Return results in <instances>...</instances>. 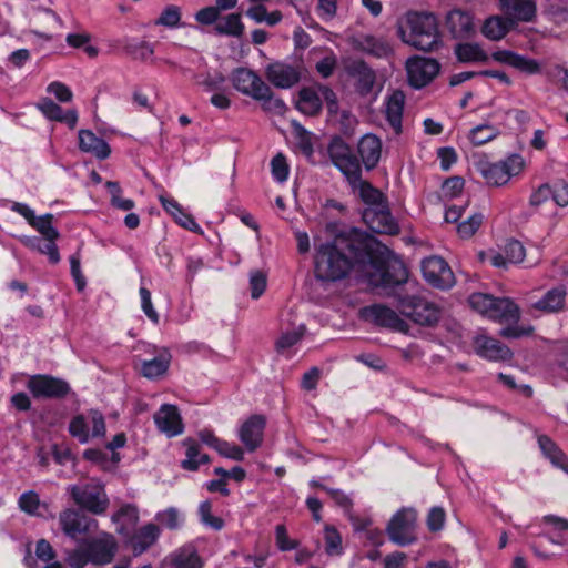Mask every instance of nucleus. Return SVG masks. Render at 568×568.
Segmentation results:
<instances>
[{"mask_svg": "<svg viewBox=\"0 0 568 568\" xmlns=\"http://www.w3.org/2000/svg\"><path fill=\"white\" fill-rule=\"evenodd\" d=\"M171 359V353L162 348L153 358L141 362V373L149 379L158 378L166 373Z\"/></svg>", "mask_w": 568, "mask_h": 568, "instance_id": "nucleus-36", "label": "nucleus"}, {"mask_svg": "<svg viewBox=\"0 0 568 568\" xmlns=\"http://www.w3.org/2000/svg\"><path fill=\"white\" fill-rule=\"evenodd\" d=\"M318 93L322 98V102L325 101L327 111L331 115H335L338 112V98L334 90L325 84H318Z\"/></svg>", "mask_w": 568, "mask_h": 568, "instance_id": "nucleus-60", "label": "nucleus"}, {"mask_svg": "<svg viewBox=\"0 0 568 568\" xmlns=\"http://www.w3.org/2000/svg\"><path fill=\"white\" fill-rule=\"evenodd\" d=\"M422 274L424 280L433 287L449 290L456 280L448 263L438 255H430L422 261Z\"/></svg>", "mask_w": 568, "mask_h": 568, "instance_id": "nucleus-14", "label": "nucleus"}, {"mask_svg": "<svg viewBox=\"0 0 568 568\" xmlns=\"http://www.w3.org/2000/svg\"><path fill=\"white\" fill-rule=\"evenodd\" d=\"M514 24L515 22L510 18L494 16L485 20L481 32L487 39L496 41L503 39Z\"/></svg>", "mask_w": 568, "mask_h": 568, "instance_id": "nucleus-40", "label": "nucleus"}, {"mask_svg": "<svg viewBox=\"0 0 568 568\" xmlns=\"http://www.w3.org/2000/svg\"><path fill=\"white\" fill-rule=\"evenodd\" d=\"M445 28L453 39H469L475 34L471 13L462 9H452L446 13Z\"/></svg>", "mask_w": 568, "mask_h": 568, "instance_id": "nucleus-23", "label": "nucleus"}, {"mask_svg": "<svg viewBox=\"0 0 568 568\" xmlns=\"http://www.w3.org/2000/svg\"><path fill=\"white\" fill-rule=\"evenodd\" d=\"M181 20V11L176 6H168L156 20L158 26H164L169 28H175L179 26Z\"/></svg>", "mask_w": 568, "mask_h": 568, "instance_id": "nucleus-59", "label": "nucleus"}, {"mask_svg": "<svg viewBox=\"0 0 568 568\" xmlns=\"http://www.w3.org/2000/svg\"><path fill=\"white\" fill-rule=\"evenodd\" d=\"M484 216L481 213H474L473 215H470L467 220L458 224V235L462 239H468L473 236L481 225Z\"/></svg>", "mask_w": 568, "mask_h": 568, "instance_id": "nucleus-55", "label": "nucleus"}, {"mask_svg": "<svg viewBox=\"0 0 568 568\" xmlns=\"http://www.w3.org/2000/svg\"><path fill=\"white\" fill-rule=\"evenodd\" d=\"M19 507L22 511L32 515V516H40L41 511L40 509L43 507V505L40 501L39 495L33 491H27L23 493L19 498Z\"/></svg>", "mask_w": 568, "mask_h": 568, "instance_id": "nucleus-51", "label": "nucleus"}, {"mask_svg": "<svg viewBox=\"0 0 568 568\" xmlns=\"http://www.w3.org/2000/svg\"><path fill=\"white\" fill-rule=\"evenodd\" d=\"M140 297H141V308L143 313L146 315V317L152 321L153 323H159V314L153 307L152 300H151V292L144 287H140Z\"/></svg>", "mask_w": 568, "mask_h": 568, "instance_id": "nucleus-62", "label": "nucleus"}, {"mask_svg": "<svg viewBox=\"0 0 568 568\" xmlns=\"http://www.w3.org/2000/svg\"><path fill=\"white\" fill-rule=\"evenodd\" d=\"M200 521L213 529L221 530L224 527V520L221 517L214 516L212 513V504L210 500H204L199 506Z\"/></svg>", "mask_w": 568, "mask_h": 568, "instance_id": "nucleus-50", "label": "nucleus"}, {"mask_svg": "<svg viewBox=\"0 0 568 568\" xmlns=\"http://www.w3.org/2000/svg\"><path fill=\"white\" fill-rule=\"evenodd\" d=\"M68 491L75 505L93 515L104 514L109 507L110 501L104 485L98 479L71 485Z\"/></svg>", "mask_w": 568, "mask_h": 568, "instance_id": "nucleus-6", "label": "nucleus"}, {"mask_svg": "<svg viewBox=\"0 0 568 568\" xmlns=\"http://www.w3.org/2000/svg\"><path fill=\"white\" fill-rule=\"evenodd\" d=\"M567 290L565 286H556L548 290L539 300L528 305V312L532 315L552 314L564 310Z\"/></svg>", "mask_w": 568, "mask_h": 568, "instance_id": "nucleus-24", "label": "nucleus"}, {"mask_svg": "<svg viewBox=\"0 0 568 568\" xmlns=\"http://www.w3.org/2000/svg\"><path fill=\"white\" fill-rule=\"evenodd\" d=\"M293 130L302 154L311 158L314 154L313 133L297 122H293Z\"/></svg>", "mask_w": 568, "mask_h": 568, "instance_id": "nucleus-47", "label": "nucleus"}, {"mask_svg": "<svg viewBox=\"0 0 568 568\" xmlns=\"http://www.w3.org/2000/svg\"><path fill=\"white\" fill-rule=\"evenodd\" d=\"M415 526L416 513L413 509H402L388 523L387 534L393 542L406 546L416 540Z\"/></svg>", "mask_w": 568, "mask_h": 568, "instance_id": "nucleus-16", "label": "nucleus"}, {"mask_svg": "<svg viewBox=\"0 0 568 568\" xmlns=\"http://www.w3.org/2000/svg\"><path fill=\"white\" fill-rule=\"evenodd\" d=\"M37 108L50 121H55L67 124L70 129H74L78 123L77 110L63 111V109L50 98H42Z\"/></svg>", "mask_w": 568, "mask_h": 568, "instance_id": "nucleus-31", "label": "nucleus"}, {"mask_svg": "<svg viewBox=\"0 0 568 568\" xmlns=\"http://www.w3.org/2000/svg\"><path fill=\"white\" fill-rule=\"evenodd\" d=\"M405 99L402 90H395L385 102V118L396 134H400L403 131Z\"/></svg>", "mask_w": 568, "mask_h": 568, "instance_id": "nucleus-32", "label": "nucleus"}, {"mask_svg": "<svg viewBox=\"0 0 568 568\" xmlns=\"http://www.w3.org/2000/svg\"><path fill=\"white\" fill-rule=\"evenodd\" d=\"M357 48L375 58H386L392 52L390 45L385 40L371 34L362 37Z\"/></svg>", "mask_w": 568, "mask_h": 568, "instance_id": "nucleus-43", "label": "nucleus"}, {"mask_svg": "<svg viewBox=\"0 0 568 568\" xmlns=\"http://www.w3.org/2000/svg\"><path fill=\"white\" fill-rule=\"evenodd\" d=\"M225 81L226 77L221 71H215L214 73L205 72L196 75V83L207 92L221 91Z\"/></svg>", "mask_w": 568, "mask_h": 568, "instance_id": "nucleus-49", "label": "nucleus"}, {"mask_svg": "<svg viewBox=\"0 0 568 568\" xmlns=\"http://www.w3.org/2000/svg\"><path fill=\"white\" fill-rule=\"evenodd\" d=\"M406 70L409 85L414 89H422L436 78L440 64L434 58L414 57L407 60Z\"/></svg>", "mask_w": 568, "mask_h": 568, "instance_id": "nucleus-17", "label": "nucleus"}, {"mask_svg": "<svg viewBox=\"0 0 568 568\" xmlns=\"http://www.w3.org/2000/svg\"><path fill=\"white\" fill-rule=\"evenodd\" d=\"M303 70V60L295 63H290L285 60H277L266 65L264 75L275 88L291 89L300 83Z\"/></svg>", "mask_w": 568, "mask_h": 568, "instance_id": "nucleus-12", "label": "nucleus"}, {"mask_svg": "<svg viewBox=\"0 0 568 568\" xmlns=\"http://www.w3.org/2000/svg\"><path fill=\"white\" fill-rule=\"evenodd\" d=\"M230 80L236 91L254 100L270 99L271 97V87L251 69L244 67L235 68L231 72Z\"/></svg>", "mask_w": 568, "mask_h": 568, "instance_id": "nucleus-11", "label": "nucleus"}, {"mask_svg": "<svg viewBox=\"0 0 568 568\" xmlns=\"http://www.w3.org/2000/svg\"><path fill=\"white\" fill-rule=\"evenodd\" d=\"M170 565L172 568H201L202 562L195 549L186 546L171 556Z\"/></svg>", "mask_w": 568, "mask_h": 568, "instance_id": "nucleus-44", "label": "nucleus"}, {"mask_svg": "<svg viewBox=\"0 0 568 568\" xmlns=\"http://www.w3.org/2000/svg\"><path fill=\"white\" fill-rule=\"evenodd\" d=\"M500 2L505 12L518 21L530 22L536 17L535 0H500Z\"/></svg>", "mask_w": 568, "mask_h": 568, "instance_id": "nucleus-34", "label": "nucleus"}, {"mask_svg": "<svg viewBox=\"0 0 568 568\" xmlns=\"http://www.w3.org/2000/svg\"><path fill=\"white\" fill-rule=\"evenodd\" d=\"M497 134L498 130L493 125L480 124L471 129L469 139L474 145H483L495 139Z\"/></svg>", "mask_w": 568, "mask_h": 568, "instance_id": "nucleus-52", "label": "nucleus"}, {"mask_svg": "<svg viewBox=\"0 0 568 568\" xmlns=\"http://www.w3.org/2000/svg\"><path fill=\"white\" fill-rule=\"evenodd\" d=\"M185 448V458L181 462V467L189 471H195L200 465L207 464L210 458L206 454L201 453L200 444L193 438H185L182 442Z\"/></svg>", "mask_w": 568, "mask_h": 568, "instance_id": "nucleus-38", "label": "nucleus"}, {"mask_svg": "<svg viewBox=\"0 0 568 568\" xmlns=\"http://www.w3.org/2000/svg\"><path fill=\"white\" fill-rule=\"evenodd\" d=\"M116 550L115 538L109 532H101L84 540L78 548L67 551L65 561L71 568H83L88 564L106 565L113 560Z\"/></svg>", "mask_w": 568, "mask_h": 568, "instance_id": "nucleus-3", "label": "nucleus"}, {"mask_svg": "<svg viewBox=\"0 0 568 568\" xmlns=\"http://www.w3.org/2000/svg\"><path fill=\"white\" fill-rule=\"evenodd\" d=\"M69 433L81 444H88L93 438H103L106 434L103 414L97 409H89L74 416L69 424Z\"/></svg>", "mask_w": 568, "mask_h": 568, "instance_id": "nucleus-10", "label": "nucleus"}, {"mask_svg": "<svg viewBox=\"0 0 568 568\" xmlns=\"http://www.w3.org/2000/svg\"><path fill=\"white\" fill-rule=\"evenodd\" d=\"M357 152L367 171L374 170L382 154V140L373 133L365 134L357 144Z\"/></svg>", "mask_w": 568, "mask_h": 568, "instance_id": "nucleus-29", "label": "nucleus"}, {"mask_svg": "<svg viewBox=\"0 0 568 568\" xmlns=\"http://www.w3.org/2000/svg\"><path fill=\"white\" fill-rule=\"evenodd\" d=\"M538 445L542 453V455L555 466L564 471L568 473V457L565 453L557 446L556 443L551 440L546 435L538 436Z\"/></svg>", "mask_w": 568, "mask_h": 568, "instance_id": "nucleus-37", "label": "nucleus"}, {"mask_svg": "<svg viewBox=\"0 0 568 568\" xmlns=\"http://www.w3.org/2000/svg\"><path fill=\"white\" fill-rule=\"evenodd\" d=\"M397 301L400 314L418 325L432 326L440 318V308L422 296H399Z\"/></svg>", "mask_w": 568, "mask_h": 568, "instance_id": "nucleus-9", "label": "nucleus"}, {"mask_svg": "<svg viewBox=\"0 0 568 568\" xmlns=\"http://www.w3.org/2000/svg\"><path fill=\"white\" fill-rule=\"evenodd\" d=\"M111 519L116 525V531L126 536L139 521V510L134 505L126 504L114 513Z\"/></svg>", "mask_w": 568, "mask_h": 568, "instance_id": "nucleus-39", "label": "nucleus"}, {"mask_svg": "<svg viewBox=\"0 0 568 568\" xmlns=\"http://www.w3.org/2000/svg\"><path fill=\"white\" fill-rule=\"evenodd\" d=\"M93 521L73 508H67L59 514V524L62 531L72 539L87 534L90 530V524Z\"/></svg>", "mask_w": 568, "mask_h": 568, "instance_id": "nucleus-28", "label": "nucleus"}, {"mask_svg": "<svg viewBox=\"0 0 568 568\" xmlns=\"http://www.w3.org/2000/svg\"><path fill=\"white\" fill-rule=\"evenodd\" d=\"M362 220L374 233L388 235H396L399 233V225L390 212L388 202L377 207L364 209L362 212Z\"/></svg>", "mask_w": 568, "mask_h": 568, "instance_id": "nucleus-18", "label": "nucleus"}, {"mask_svg": "<svg viewBox=\"0 0 568 568\" xmlns=\"http://www.w3.org/2000/svg\"><path fill=\"white\" fill-rule=\"evenodd\" d=\"M399 39L424 52H432L442 45V34L438 29V20L432 12L407 11L397 23Z\"/></svg>", "mask_w": 568, "mask_h": 568, "instance_id": "nucleus-2", "label": "nucleus"}, {"mask_svg": "<svg viewBox=\"0 0 568 568\" xmlns=\"http://www.w3.org/2000/svg\"><path fill=\"white\" fill-rule=\"evenodd\" d=\"M346 72L356 80V92L362 95H368L376 82L375 71L362 59L353 60L346 65Z\"/></svg>", "mask_w": 568, "mask_h": 568, "instance_id": "nucleus-27", "label": "nucleus"}, {"mask_svg": "<svg viewBox=\"0 0 568 568\" xmlns=\"http://www.w3.org/2000/svg\"><path fill=\"white\" fill-rule=\"evenodd\" d=\"M359 316L374 325L396 332L407 333L408 324L393 308L384 304H373L359 310Z\"/></svg>", "mask_w": 568, "mask_h": 568, "instance_id": "nucleus-15", "label": "nucleus"}, {"mask_svg": "<svg viewBox=\"0 0 568 568\" xmlns=\"http://www.w3.org/2000/svg\"><path fill=\"white\" fill-rule=\"evenodd\" d=\"M271 173L274 181L284 183L288 179L290 166L286 156L283 153H277L271 160Z\"/></svg>", "mask_w": 568, "mask_h": 568, "instance_id": "nucleus-53", "label": "nucleus"}, {"mask_svg": "<svg viewBox=\"0 0 568 568\" xmlns=\"http://www.w3.org/2000/svg\"><path fill=\"white\" fill-rule=\"evenodd\" d=\"M327 153L333 165L346 176L351 185H355L356 180L362 176V165L349 144L342 136L334 135L328 143Z\"/></svg>", "mask_w": 568, "mask_h": 568, "instance_id": "nucleus-7", "label": "nucleus"}, {"mask_svg": "<svg viewBox=\"0 0 568 568\" xmlns=\"http://www.w3.org/2000/svg\"><path fill=\"white\" fill-rule=\"evenodd\" d=\"M353 187L358 189V195L363 203L367 205V207H377L386 202H388L387 196L375 187L371 182L362 180H356L355 185Z\"/></svg>", "mask_w": 568, "mask_h": 568, "instance_id": "nucleus-41", "label": "nucleus"}, {"mask_svg": "<svg viewBox=\"0 0 568 568\" xmlns=\"http://www.w3.org/2000/svg\"><path fill=\"white\" fill-rule=\"evenodd\" d=\"M153 419L158 429L168 437H175L184 432L183 419L175 405L163 404Z\"/></svg>", "mask_w": 568, "mask_h": 568, "instance_id": "nucleus-25", "label": "nucleus"}, {"mask_svg": "<svg viewBox=\"0 0 568 568\" xmlns=\"http://www.w3.org/2000/svg\"><path fill=\"white\" fill-rule=\"evenodd\" d=\"M477 172L488 185L500 186L509 179L517 175L523 169L520 155L514 154L504 161L490 162L487 159H479L476 164Z\"/></svg>", "mask_w": 568, "mask_h": 568, "instance_id": "nucleus-8", "label": "nucleus"}, {"mask_svg": "<svg viewBox=\"0 0 568 568\" xmlns=\"http://www.w3.org/2000/svg\"><path fill=\"white\" fill-rule=\"evenodd\" d=\"M47 91L53 94L57 100L62 103L70 102L73 98L71 89L67 84L59 81L51 82L48 85Z\"/></svg>", "mask_w": 568, "mask_h": 568, "instance_id": "nucleus-64", "label": "nucleus"}, {"mask_svg": "<svg viewBox=\"0 0 568 568\" xmlns=\"http://www.w3.org/2000/svg\"><path fill=\"white\" fill-rule=\"evenodd\" d=\"M324 232L332 242L318 248H388L373 234L342 221L327 222Z\"/></svg>", "mask_w": 568, "mask_h": 568, "instance_id": "nucleus-4", "label": "nucleus"}, {"mask_svg": "<svg viewBox=\"0 0 568 568\" xmlns=\"http://www.w3.org/2000/svg\"><path fill=\"white\" fill-rule=\"evenodd\" d=\"M325 550L331 556H337L342 554V537L339 532L329 525L325 526L324 529Z\"/></svg>", "mask_w": 568, "mask_h": 568, "instance_id": "nucleus-54", "label": "nucleus"}, {"mask_svg": "<svg viewBox=\"0 0 568 568\" xmlns=\"http://www.w3.org/2000/svg\"><path fill=\"white\" fill-rule=\"evenodd\" d=\"M551 189V199L554 202L565 207L568 205V183L564 180H557L550 184Z\"/></svg>", "mask_w": 568, "mask_h": 568, "instance_id": "nucleus-61", "label": "nucleus"}, {"mask_svg": "<svg viewBox=\"0 0 568 568\" xmlns=\"http://www.w3.org/2000/svg\"><path fill=\"white\" fill-rule=\"evenodd\" d=\"M352 272L375 287L400 285L408 280V268L394 251H317L318 280L336 282Z\"/></svg>", "mask_w": 568, "mask_h": 568, "instance_id": "nucleus-1", "label": "nucleus"}, {"mask_svg": "<svg viewBox=\"0 0 568 568\" xmlns=\"http://www.w3.org/2000/svg\"><path fill=\"white\" fill-rule=\"evenodd\" d=\"M83 458L95 464L102 470H112L121 459L119 453H112L109 457L105 452L95 448L85 449Z\"/></svg>", "mask_w": 568, "mask_h": 568, "instance_id": "nucleus-45", "label": "nucleus"}, {"mask_svg": "<svg viewBox=\"0 0 568 568\" xmlns=\"http://www.w3.org/2000/svg\"><path fill=\"white\" fill-rule=\"evenodd\" d=\"M467 302L474 312L495 322L517 323L520 318L519 306L509 297L475 292L468 296Z\"/></svg>", "mask_w": 568, "mask_h": 568, "instance_id": "nucleus-5", "label": "nucleus"}, {"mask_svg": "<svg viewBox=\"0 0 568 568\" xmlns=\"http://www.w3.org/2000/svg\"><path fill=\"white\" fill-rule=\"evenodd\" d=\"M465 186V180L462 176L454 175L450 178H447L443 185H442V192L444 196L446 197H457L462 194Z\"/></svg>", "mask_w": 568, "mask_h": 568, "instance_id": "nucleus-58", "label": "nucleus"}, {"mask_svg": "<svg viewBox=\"0 0 568 568\" xmlns=\"http://www.w3.org/2000/svg\"><path fill=\"white\" fill-rule=\"evenodd\" d=\"M267 285L266 274L262 271H253L250 274L251 296L257 300L265 292Z\"/></svg>", "mask_w": 568, "mask_h": 568, "instance_id": "nucleus-57", "label": "nucleus"}, {"mask_svg": "<svg viewBox=\"0 0 568 568\" xmlns=\"http://www.w3.org/2000/svg\"><path fill=\"white\" fill-rule=\"evenodd\" d=\"M244 23L241 20L240 13H230L225 17L224 23H217L215 31L222 36L241 37L244 32Z\"/></svg>", "mask_w": 568, "mask_h": 568, "instance_id": "nucleus-46", "label": "nucleus"}, {"mask_svg": "<svg viewBox=\"0 0 568 568\" xmlns=\"http://www.w3.org/2000/svg\"><path fill=\"white\" fill-rule=\"evenodd\" d=\"M160 529L154 524H148L133 534L128 542L135 556L149 549L159 538Z\"/></svg>", "mask_w": 568, "mask_h": 568, "instance_id": "nucleus-33", "label": "nucleus"}, {"mask_svg": "<svg viewBox=\"0 0 568 568\" xmlns=\"http://www.w3.org/2000/svg\"><path fill=\"white\" fill-rule=\"evenodd\" d=\"M296 109L308 116L318 115L323 109V102L318 90L311 87L302 88L298 91Z\"/></svg>", "mask_w": 568, "mask_h": 568, "instance_id": "nucleus-35", "label": "nucleus"}, {"mask_svg": "<svg viewBox=\"0 0 568 568\" xmlns=\"http://www.w3.org/2000/svg\"><path fill=\"white\" fill-rule=\"evenodd\" d=\"M27 388L34 398H62L70 392L65 381L42 374L30 376Z\"/></svg>", "mask_w": 568, "mask_h": 568, "instance_id": "nucleus-19", "label": "nucleus"}, {"mask_svg": "<svg viewBox=\"0 0 568 568\" xmlns=\"http://www.w3.org/2000/svg\"><path fill=\"white\" fill-rule=\"evenodd\" d=\"M304 333L305 326L303 324H298L291 331L283 332L276 341V351L278 353H285L302 339Z\"/></svg>", "mask_w": 568, "mask_h": 568, "instance_id": "nucleus-48", "label": "nucleus"}, {"mask_svg": "<svg viewBox=\"0 0 568 568\" xmlns=\"http://www.w3.org/2000/svg\"><path fill=\"white\" fill-rule=\"evenodd\" d=\"M455 55L462 63L483 62L489 60V55L483 50L480 44L475 42L458 43L455 47Z\"/></svg>", "mask_w": 568, "mask_h": 568, "instance_id": "nucleus-42", "label": "nucleus"}, {"mask_svg": "<svg viewBox=\"0 0 568 568\" xmlns=\"http://www.w3.org/2000/svg\"><path fill=\"white\" fill-rule=\"evenodd\" d=\"M490 58L508 67L514 68L515 70L526 74V75H535L541 73V64L539 61L528 58L526 55L519 54L513 50H496L491 52Z\"/></svg>", "mask_w": 568, "mask_h": 568, "instance_id": "nucleus-22", "label": "nucleus"}, {"mask_svg": "<svg viewBox=\"0 0 568 568\" xmlns=\"http://www.w3.org/2000/svg\"><path fill=\"white\" fill-rule=\"evenodd\" d=\"M11 211L26 219L28 224L39 232L48 241L47 248H57L55 240L59 237L58 230L53 226L54 215L45 213L37 216L34 211L26 203L13 202Z\"/></svg>", "mask_w": 568, "mask_h": 568, "instance_id": "nucleus-13", "label": "nucleus"}, {"mask_svg": "<svg viewBox=\"0 0 568 568\" xmlns=\"http://www.w3.org/2000/svg\"><path fill=\"white\" fill-rule=\"evenodd\" d=\"M535 252L537 253L536 256H527L526 251H480L479 260L504 270L517 264L531 267L540 261L539 252Z\"/></svg>", "mask_w": 568, "mask_h": 568, "instance_id": "nucleus-20", "label": "nucleus"}, {"mask_svg": "<svg viewBox=\"0 0 568 568\" xmlns=\"http://www.w3.org/2000/svg\"><path fill=\"white\" fill-rule=\"evenodd\" d=\"M266 427V418L263 415H252L245 419L237 429V437L248 453L261 447Z\"/></svg>", "mask_w": 568, "mask_h": 568, "instance_id": "nucleus-21", "label": "nucleus"}, {"mask_svg": "<svg viewBox=\"0 0 568 568\" xmlns=\"http://www.w3.org/2000/svg\"><path fill=\"white\" fill-rule=\"evenodd\" d=\"M78 146L81 152L92 154L98 160H105L111 154L109 143L97 136L91 130L81 129L78 133Z\"/></svg>", "mask_w": 568, "mask_h": 568, "instance_id": "nucleus-30", "label": "nucleus"}, {"mask_svg": "<svg viewBox=\"0 0 568 568\" xmlns=\"http://www.w3.org/2000/svg\"><path fill=\"white\" fill-rule=\"evenodd\" d=\"M475 353L488 361H508L511 358V351L498 339L478 334L474 337Z\"/></svg>", "mask_w": 568, "mask_h": 568, "instance_id": "nucleus-26", "label": "nucleus"}, {"mask_svg": "<svg viewBox=\"0 0 568 568\" xmlns=\"http://www.w3.org/2000/svg\"><path fill=\"white\" fill-rule=\"evenodd\" d=\"M215 450L221 456L232 460L241 462L244 459V448L234 443L220 439L219 444L215 447Z\"/></svg>", "mask_w": 568, "mask_h": 568, "instance_id": "nucleus-56", "label": "nucleus"}, {"mask_svg": "<svg viewBox=\"0 0 568 568\" xmlns=\"http://www.w3.org/2000/svg\"><path fill=\"white\" fill-rule=\"evenodd\" d=\"M156 520L169 529H175L181 524V516L178 509L171 507L156 514Z\"/></svg>", "mask_w": 568, "mask_h": 568, "instance_id": "nucleus-63", "label": "nucleus"}]
</instances>
